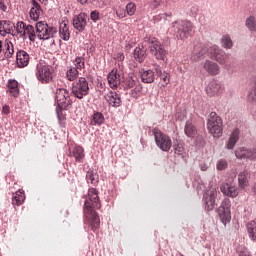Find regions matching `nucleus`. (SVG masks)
<instances>
[{
	"instance_id": "1",
	"label": "nucleus",
	"mask_w": 256,
	"mask_h": 256,
	"mask_svg": "<svg viewBox=\"0 0 256 256\" xmlns=\"http://www.w3.org/2000/svg\"><path fill=\"white\" fill-rule=\"evenodd\" d=\"M100 208L99 192L95 188H90L88 190V198L84 202V223L89 225L94 232L98 230L101 225L99 214L95 212V209Z\"/></svg>"
},
{
	"instance_id": "2",
	"label": "nucleus",
	"mask_w": 256,
	"mask_h": 256,
	"mask_svg": "<svg viewBox=\"0 0 256 256\" xmlns=\"http://www.w3.org/2000/svg\"><path fill=\"white\" fill-rule=\"evenodd\" d=\"M207 129L209 134L212 135L215 139L223 137V120L215 112L209 114L207 120Z\"/></svg>"
},
{
	"instance_id": "3",
	"label": "nucleus",
	"mask_w": 256,
	"mask_h": 256,
	"mask_svg": "<svg viewBox=\"0 0 256 256\" xmlns=\"http://www.w3.org/2000/svg\"><path fill=\"white\" fill-rule=\"evenodd\" d=\"M172 29L178 39H188L193 33V24L187 20H177L172 23Z\"/></svg>"
},
{
	"instance_id": "4",
	"label": "nucleus",
	"mask_w": 256,
	"mask_h": 256,
	"mask_svg": "<svg viewBox=\"0 0 256 256\" xmlns=\"http://www.w3.org/2000/svg\"><path fill=\"white\" fill-rule=\"evenodd\" d=\"M35 27L36 36L40 39V41H49V39L57 37V27L49 26L47 23L43 21L37 22Z\"/></svg>"
},
{
	"instance_id": "5",
	"label": "nucleus",
	"mask_w": 256,
	"mask_h": 256,
	"mask_svg": "<svg viewBox=\"0 0 256 256\" xmlns=\"http://www.w3.org/2000/svg\"><path fill=\"white\" fill-rule=\"evenodd\" d=\"M55 78L53 68L46 64H38L36 67V79L43 85L51 83Z\"/></svg>"
},
{
	"instance_id": "6",
	"label": "nucleus",
	"mask_w": 256,
	"mask_h": 256,
	"mask_svg": "<svg viewBox=\"0 0 256 256\" xmlns=\"http://www.w3.org/2000/svg\"><path fill=\"white\" fill-rule=\"evenodd\" d=\"M153 135L157 147H159L161 151L169 153L171 147L173 146V141L171 140V137L167 136L165 133L161 132V130L157 128L153 130Z\"/></svg>"
},
{
	"instance_id": "7",
	"label": "nucleus",
	"mask_w": 256,
	"mask_h": 256,
	"mask_svg": "<svg viewBox=\"0 0 256 256\" xmlns=\"http://www.w3.org/2000/svg\"><path fill=\"white\" fill-rule=\"evenodd\" d=\"M16 31L22 39H29L32 42H35L37 39V32H35V27L31 24H25V22L19 21L16 24Z\"/></svg>"
},
{
	"instance_id": "8",
	"label": "nucleus",
	"mask_w": 256,
	"mask_h": 256,
	"mask_svg": "<svg viewBox=\"0 0 256 256\" xmlns=\"http://www.w3.org/2000/svg\"><path fill=\"white\" fill-rule=\"evenodd\" d=\"M150 53L157 59V61H167L168 52L165 50L161 42L157 39H148Z\"/></svg>"
},
{
	"instance_id": "9",
	"label": "nucleus",
	"mask_w": 256,
	"mask_h": 256,
	"mask_svg": "<svg viewBox=\"0 0 256 256\" xmlns=\"http://www.w3.org/2000/svg\"><path fill=\"white\" fill-rule=\"evenodd\" d=\"M217 195H219V190H217L215 186H211L205 190L202 202L206 211H213L215 209V199H217Z\"/></svg>"
},
{
	"instance_id": "10",
	"label": "nucleus",
	"mask_w": 256,
	"mask_h": 256,
	"mask_svg": "<svg viewBox=\"0 0 256 256\" xmlns=\"http://www.w3.org/2000/svg\"><path fill=\"white\" fill-rule=\"evenodd\" d=\"M72 95L76 99H83L86 95H89V82L85 77H80L79 80L72 85Z\"/></svg>"
},
{
	"instance_id": "11",
	"label": "nucleus",
	"mask_w": 256,
	"mask_h": 256,
	"mask_svg": "<svg viewBox=\"0 0 256 256\" xmlns=\"http://www.w3.org/2000/svg\"><path fill=\"white\" fill-rule=\"evenodd\" d=\"M55 101L59 109H67L73 103L69 96V91L65 88H58L56 90Z\"/></svg>"
},
{
	"instance_id": "12",
	"label": "nucleus",
	"mask_w": 256,
	"mask_h": 256,
	"mask_svg": "<svg viewBox=\"0 0 256 256\" xmlns=\"http://www.w3.org/2000/svg\"><path fill=\"white\" fill-rule=\"evenodd\" d=\"M217 211L222 223H229L231 221V200L224 198Z\"/></svg>"
},
{
	"instance_id": "13",
	"label": "nucleus",
	"mask_w": 256,
	"mask_h": 256,
	"mask_svg": "<svg viewBox=\"0 0 256 256\" xmlns=\"http://www.w3.org/2000/svg\"><path fill=\"white\" fill-rule=\"evenodd\" d=\"M205 55H209V45L198 43L194 46L190 59L197 63V61L205 59Z\"/></svg>"
},
{
	"instance_id": "14",
	"label": "nucleus",
	"mask_w": 256,
	"mask_h": 256,
	"mask_svg": "<svg viewBox=\"0 0 256 256\" xmlns=\"http://www.w3.org/2000/svg\"><path fill=\"white\" fill-rule=\"evenodd\" d=\"M201 65L204 71H206V73H208L209 75H219L221 71L219 64L209 59H206L204 62L201 63Z\"/></svg>"
},
{
	"instance_id": "15",
	"label": "nucleus",
	"mask_w": 256,
	"mask_h": 256,
	"mask_svg": "<svg viewBox=\"0 0 256 256\" xmlns=\"http://www.w3.org/2000/svg\"><path fill=\"white\" fill-rule=\"evenodd\" d=\"M73 27L80 33L87 27V14L80 13L73 18Z\"/></svg>"
},
{
	"instance_id": "16",
	"label": "nucleus",
	"mask_w": 256,
	"mask_h": 256,
	"mask_svg": "<svg viewBox=\"0 0 256 256\" xmlns=\"http://www.w3.org/2000/svg\"><path fill=\"white\" fill-rule=\"evenodd\" d=\"M241 134V131L239 130V128H236L232 131V133L230 134L228 140L226 141L225 144V148L228 151H231L233 149H235V146L237 145L238 141H239V135Z\"/></svg>"
},
{
	"instance_id": "17",
	"label": "nucleus",
	"mask_w": 256,
	"mask_h": 256,
	"mask_svg": "<svg viewBox=\"0 0 256 256\" xmlns=\"http://www.w3.org/2000/svg\"><path fill=\"white\" fill-rule=\"evenodd\" d=\"M221 192L226 195L227 197L235 198L237 195H239V190L237 189V186H235L233 183H224L221 187Z\"/></svg>"
},
{
	"instance_id": "18",
	"label": "nucleus",
	"mask_w": 256,
	"mask_h": 256,
	"mask_svg": "<svg viewBox=\"0 0 256 256\" xmlns=\"http://www.w3.org/2000/svg\"><path fill=\"white\" fill-rule=\"evenodd\" d=\"M107 79L111 89H117L121 85V75L115 69L109 72Z\"/></svg>"
},
{
	"instance_id": "19",
	"label": "nucleus",
	"mask_w": 256,
	"mask_h": 256,
	"mask_svg": "<svg viewBox=\"0 0 256 256\" xmlns=\"http://www.w3.org/2000/svg\"><path fill=\"white\" fill-rule=\"evenodd\" d=\"M30 59L31 57L29 56V53H27L25 50H19L16 53V64L18 67H20V69L27 67V65H29Z\"/></svg>"
},
{
	"instance_id": "20",
	"label": "nucleus",
	"mask_w": 256,
	"mask_h": 256,
	"mask_svg": "<svg viewBox=\"0 0 256 256\" xmlns=\"http://www.w3.org/2000/svg\"><path fill=\"white\" fill-rule=\"evenodd\" d=\"M105 100L111 107H121V95H119L117 92H108L105 95Z\"/></svg>"
},
{
	"instance_id": "21",
	"label": "nucleus",
	"mask_w": 256,
	"mask_h": 256,
	"mask_svg": "<svg viewBox=\"0 0 256 256\" xmlns=\"http://www.w3.org/2000/svg\"><path fill=\"white\" fill-rule=\"evenodd\" d=\"M214 60L222 65L226 71L231 69V64L229 63V54L225 53V51L220 50V52L214 57Z\"/></svg>"
},
{
	"instance_id": "22",
	"label": "nucleus",
	"mask_w": 256,
	"mask_h": 256,
	"mask_svg": "<svg viewBox=\"0 0 256 256\" xmlns=\"http://www.w3.org/2000/svg\"><path fill=\"white\" fill-rule=\"evenodd\" d=\"M221 91V83L217 82L216 80L210 81L206 87V93L209 95V97H215V95H219Z\"/></svg>"
},
{
	"instance_id": "23",
	"label": "nucleus",
	"mask_w": 256,
	"mask_h": 256,
	"mask_svg": "<svg viewBox=\"0 0 256 256\" xmlns=\"http://www.w3.org/2000/svg\"><path fill=\"white\" fill-rule=\"evenodd\" d=\"M43 15V9H41V5L35 1L32 0V7L30 9V18L33 21H39V17Z\"/></svg>"
},
{
	"instance_id": "24",
	"label": "nucleus",
	"mask_w": 256,
	"mask_h": 256,
	"mask_svg": "<svg viewBox=\"0 0 256 256\" xmlns=\"http://www.w3.org/2000/svg\"><path fill=\"white\" fill-rule=\"evenodd\" d=\"M2 51L4 53V57L6 59H11L13 57V53H15V48L13 47V42L6 40L4 44H2Z\"/></svg>"
},
{
	"instance_id": "25",
	"label": "nucleus",
	"mask_w": 256,
	"mask_h": 256,
	"mask_svg": "<svg viewBox=\"0 0 256 256\" xmlns=\"http://www.w3.org/2000/svg\"><path fill=\"white\" fill-rule=\"evenodd\" d=\"M8 90L11 97H19V82L17 80H9L7 84Z\"/></svg>"
},
{
	"instance_id": "26",
	"label": "nucleus",
	"mask_w": 256,
	"mask_h": 256,
	"mask_svg": "<svg viewBox=\"0 0 256 256\" xmlns=\"http://www.w3.org/2000/svg\"><path fill=\"white\" fill-rule=\"evenodd\" d=\"M59 35L63 41H69L71 33H69V27L67 26L66 21L60 23Z\"/></svg>"
},
{
	"instance_id": "27",
	"label": "nucleus",
	"mask_w": 256,
	"mask_h": 256,
	"mask_svg": "<svg viewBox=\"0 0 256 256\" xmlns=\"http://www.w3.org/2000/svg\"><path fill=\"white\" fill-rule=\"evenodd\" d=\"M141 81L142 83H153L155 81V72L153 70H142Z\"/></svg>"
},
{
	"instance_id": "28",
	"label": "nucleus",
	"mask_w": 256,
	"mask_h": 256,
	"mask_svg": "<svg viewBox=\"0 0 256 256\" xmlns=\"http://www.w3.org/2000/svg\"><path fill=\"white\" fill-rule=\"evenodd\" d=\"M133 55L134 59L138 61V63H143L145 61V57H147V50L145 48L136 47Z\"/></svg>"
},
{
	"instance_id": "29",
	"label": "nucleus",
	"mask_w": 256,
	"mask_h": 256,
	"mask_svg": "<svg viewBox=\"0 0 256 256\" xmlns=\"http://www.w3.org/2000/svg\"><path fill=\"white\" fill-rule=\"evenodd\" d=\"M238 183H239V187H241V189H245V187H247L249 185V172H247V170H244L239 173Z\"/></svg>"
},
{
	"instance_id": "30",
	"label": "nucleus",
	"mask_w": 256,
	"mask_h": 256,
	"mask_svg": "<svg viewBox=\"0 0 256 256\" xmlns=\"http://www.w3.org/2000/svg\"><path fill=\"white\" fill-rule=\"evenodd\" d=\"M105 123V116L101 112L94 111L92 115L91 125L101 126Z\"/></svg>"
},
{
	"instance_id": "31",
	"label": "nucleus",
	"mask_w": 256,
	"mask_h": 256,
	"mask_svg": "<svg viewBox=\"0 0 256 256\" xmlns=\"http://www.w3.org/2000/svg\"><path fill=\"white\" fill-rule=\"evenodd\" d=\"M184 133L187 137H195V135H197V128H195V125H193V122L191 121L186 122Z\"/></svg>"
},
{
	"instance_id": "32",
	"label": "nucleus",
	"mask_w": 256,
	"mask_h": 256,
	"mask_svg": "<svg viewBox=\"0 0 256 256\" xmlns=\"http://www.w3.org/2000/svg\"><path fill=\"white\" fill-rule=\"evenodd\" d=\"M71 156L75 158L76 161H81L85 157L83 147L75 146L71 151Z\"/></svg>"
},
{
	"instance_id": "33",
	"label": "nucleus",
	"mask_w": 256,
	"mask_h": 256,
	"mask_svg": "<svg viewBox=\"0 0 256 256\" xmlns=\"http://www.w3.org/2000/svg\"><path fill=\"white\" fill-rule=\"evenodd\" d=\"M139 85V80L135 76H129L124 80V88L125 89H133Z\"/></svg>"
},
{
	"instance_id": "34",
	"label": "nucleus",
	"mask_w": 256,
	"mask_h": 256,
	"mask_svg": "<svg viewBox=\"0 0 256 256\" xmlns=\"http://www.w3.org/2000/svg\"><path fill=\"white\" fill-rule=\"evenodd\" d=\"M156 75L160 77L161 81L164 82L163 87H165V85H169V82L171 81V79L169 78V73L161 71V68L157 66Z\"/></svg>"
},
{
	"instance_id": "35",
	"label": "nucleus",
	"mask_w": 256,
	"mask_h": 256,
	"mask_svg": "<svg viewBox=\"0 0 256 256\" xmlns=\"http://www.w3.org/2000/svg\"><path fill=\"white\" fill-rule=\"evenodd\" d=\"M247 101L248 103H256V86L253 83V78H252L251 87L249 88L247 93Z\"/></svg>"
},
{
	"instance_id": "36",
	"label": "nucleus",
	"mask_w": 256,
	"mask_h": 256,
	"mask_svg": "<svg viewBox=\"0 0 256 256\" xmlns=\"http://www.w3.org/2000/svg\"><path fill=\"white\" fill-rule=\"evenodd\" d=\"M25 201V194L21 192V190L17 191L15 195L12 197V204L13 205H23Z\"/></svg>"
},
{
	"instance_id": "37",
	"label": "nucleus",
	"mask_w": 256,
	"mask_h": 256,
	"mask_svg": "<svg viewBox=\"0 0 256 256\" xmlns=\"http://www.w3.org/2000/svg\"><path fill=\"white\" fill-rule=\"evenodd\" d=\"M74 69H77V71H83L85 69V57L83 56H77L73 60Z\"/></svg>"
},
{
	"instance_id": "38",
	"label": "nucleus",
	"mask_w": 256,
	"mask_h": 256,
	"mask_svg": "<svg viewBox=\"0 0 256 256\" xmlns=\"http://www.w3.org/2000/svg\"><path fill=\"white\" fill-rule=\"evenodd\" d=\"M247 232L249 234L250 239L252 241H256V222L255 221H250L247 225Z\"/></svg>"
},
{
	"instance_id": "39",
	"label": "nucleus",
	"mask_w": 256,
	"mask_h": 256,
	"mask_svg": "<svg viewBox=\"0 0 256 256\" xmlns=\"http://www.w3.org/2000/svg\"><path fill=\"white\" fill-rule=\"evenodd\" d=\"M250 151H251V148L242 147L235 151V155L237 159H249Z\"/></svg>"
},
{
	"instance_id": "40",
	"label": "nucleus",
	"mask_w": 256,
	"mask_h": 256,
	"mask_svg": "<svg viewBox=\"0 0 256 256\" xmlns=\"http://www.w3.org/2000/svg\"><path fill=\"white\" fill-rule=\"evenodd\" d=\"M222 51L217 45L208 44V57L215 59V57Z\"/></svg>"
},
{
	"instance_id": "41",
	"label": "nucleus",
	"mask_w": 256,
	"mask_h": 256,
	"mask_svg": "<svg viewBox=\"0 0 256 256\" xmlns=\"http://www.w3.org/2000/svg\"><path fill=\"white\" fill-rule=\"evenodd\" d=\"M87 183L91 185H97L99 183V175L93 171H88L86 174Z\"/></svg>"
},
{
	"instance_id": "42",
	"label": "nucleus",
	"mask_w": 256,
	"mask_h": 256,
	"mask_svg": "<svg viewBox=\"0 0 256 256\" xmlns=\"http://www.w3.org/2000/svg\"><path fill=\"white\" fill-rule=\"evenodd\" d=\"M13 27H15V25L9 20L0 21V33H7V31H9V29H13Z\"/></svg>"
},
{
	"instance_id": "43",
	"label": "nucleus",
	"mask_w": 256,
	"mask_h": 256,
	"mask_svg": "<svg viewBox=\"0 0 256 256\" xmlns=\"http://www.w3.org/2000/svg\"><path fill=\"white\" fill-rule=\"evenodd\" d=\"M245 25L248 30H250L252 33H255L256 31V18L255 16H249L246 18Z\"/></svg>"
},
{
	"instance_id": "44",
	"label": "nucleus",
	"mask_w": 256,
	"mask_h": 256,
	"mask_svg": "<svg viewBox=\"0 0 256 256\" xmlns=\"http://www.w3.org/2000/svg\"><path fill=\"white\" fill-rule=\"evenodd\" d=\"M77 77H79V70H77V68L70 67L66 72V79H68V81H75Z\"/></svg>"
},
{
	"instance_id": "45",
	"label": "nucleus",
	"mask_w": 256,
	"mask_h": 256,
	"mask_svg": "<svg viewBox=\"0 0 256 256\" xmlns=\"http://www.w3.org/2000/svg\"><path fill=\"white\" fill-rule=\"evenodd\" d=\"M221 43L224 49H231L233 47V40L229 35L222 36Z\"/></svg>"
},
{
	"instance_id": "46",
	"label": "nucleus",
	"mask_w": 256,
	"mask_h": 256,
	"mask_svg": "<svg viewBox=\"0 0 256 256\" xmlns=\"http://www.w3.org/2000/svg\"><path fill=\"white\" fill-rule=\"evenodd\" d=\"M142 92L143 86H141V84H138L137 86H134V89L131 90L130 96H132L133 99H139V97H141Z\"/></svg>"
},
{
	"instance_id": "47",
	"label": "nucleus",
	"mask_w": 256,
	"mask_h": 256,
	"mask_svg": "<svg viewBox=\"0 0 256 256\" xmlns=\"http://www.w3.org/2000/svg\"><path fill=\"white\" fill-rule=\"evenodd\" d=\"M227 167H229V163L227 162V160L220 159L217 161L216 169L218 171H225V169H227Z\"/></svg>"
},
{
	"instance_id": "48",
	"label": "nucleus",
	"mask_w": 256,
	"mask_h": 256,
	"mask_svg": "<svg viewBox=\"0 0 256 256\" xmlns=\"http://www.w3.org/2000/svg\"><path fill=\"white\" fill-rule=\"evenodd\" d=\"M174 153L175 155H178V157H181L183 159L185 148H183L182 144H174Z\"/></svg>"
},
{
	"instance_id": "49",
	"label": "nucleus",
	"mask_w": 256,
	"mask_h": 256,
	"mask_svg": "<svg viewBox=\"0 0 256 256\" xmlns=\"http://www.w3.org/2000/svg\"><path fill=\"white\" fill-rule=\"evenodd\" d=\"M171 17V14L163 13V14H158L154 17V22L155 23H165L167 21V18Z\"/></svg>"
},
{
	"instance_id": "50",
	"label": "nucleus",
	"mask_w": 256,
	"mask_h": 256,
	"mask_svg": "<svg viewBox=\"0 0 256 256\" xmlns=\"http://www.w3.org/2000/svg\"><path fill=\"white\" fill-rule=\"evenodd\" d=\"M137 10L135 3L130 2L126 5V11L128 13V15H135V11Z\"/></svg>"
},
{
	"instance_id": "51",
	"label": "nucleus",
	"mask_w": 256,
	"mask_h": 256,
	"mask_svg": "<svg viewBox=\"0 0 256 256\" xmlns=\"http://www.w3.org/2000/svg\"><path fill=\"white\" fill-rule=\"evenodd\" d=\"M116 15L117 17H119V19H124V17H127V11L125 10V8L118 7L116 9Z\"/></svg>"
},
{
	"instance_id": "52",
	"label": "nucleus",
	"mask_w": 256,
	"mask_h": 256,
	"mask_svg": "<svg viewBox=\"0 0 256 256\" xmlns=\"http://www.w3.org/2000/svg\"><path fill=\"white\" fill-rule=\"evenodd\" d=\"M249 161H256V148H251L249 155H248Z\"/></svg>"
},
{
	"instance_id": "53",
	"label": "nucleus",
	"mask_w": 256,
	"mask_h": 256,
	"mask_svg": "<svg viewBox=\"0 0 256 256\" xmlns=\"http://www.w3.org/2000/svg\"><path fill=\"white\" fill-rule=\"evenodd\" d=\"M90 19L94 22L99 21V11L94 10L90 13Z\"/></svg>"
},
{
	"instance_id": "54",
	"label": "nucleus",
	"mask_w": 256,
	"mask_h": 256,
	"mask_svg": "<svg viewBox=\"0 0 256 256\" xmlns=\"http://www.w3.org/2000/svg\"><path fill=\"white\" fill-rule=\"evenodd\" d=\"M239 256H251L249 253V250L247 248L242 247L240 250H238Z\"/></svg>"
},
{
	"instance_id": "55",
	"label": "nucleus",
	"mask_w": 256,
	"mask_h": 256,
	"mask_svg": "<svg viewBox=\"0 0 256 256\" xmlns=\"http://www.w3.org/2000/svg\"><path fill=\"white\" fill-rule=\"evenodd\" d=\"M159 5H161V0H151L150 2V7H152V9H157Z\"/></svg>"
},
{
	"instance_id": "56",
	"label": "nucleus",
	"mask_w": 256,
	"mask_h": 256,
	"mask_svg": "<svg viewBox=\"0 0 256 256\" xmlns=\"http://www.w3.org/2000/svg\"><path fill=\"white\" fill-rule=\"evenodd\" d=\"M10 107H9V105H4L3 107H2V113H4V115H9V113H10Z\"/></svg>"
},
{
	"instance_id": "57",
	"label": "nucleus",
	"mask_w": 256,
	"mask_h": 256,
	"mask_svg": "<svg viewBox=\"0 0 256 256\" xmlns=\"http://www.w3.org/2000/svg\"><path fill=\"white\" fill-rule=\"evenodd\" d=\"M116 60H117V61H124V60H125V54L119 52V53L116 55Z\"/></svg>"
},
{
	"instance_id": "58",
	"label": "nucleus",
	"mask_w": 256,
	"mask_h": 256,
	"mask_svg": "<svg viewBox=\"0 0 256 256\" xmlns=\"http://www.w3.org/2000/svg\"><path fill=\"white\" fill-rule=\"evenodd\" d=\"M201 171H207V169H209V165L205 164V163H201L199 165Z\"/></svg>"
},
{
	"instance_id": "59",
	"label": "nucleus",
	"mask_w": 256,
	"mask_h": 256,
	"mask_svg": "<svg viewBox=\"0 0 256 256\" xmlns=\"http://www.w3.org/2000/svg\"><path fill=\"white\" fill-rule=\"evenodd\" d=\"M0 9L1 11L6 12L7 11V5L3 1L0 0Z\"/></svg>"
},
{
	"instance_id": "60",
	"label": "nucleus",
	"mask_w": 256,
	"mask_h": 256,
	"mask_svg": "<svg viewBox=\"0 0 256 256\" xmlns=\"http://www.w3.org/2000/svg\"><path fill=\"white\" fill-rule=\"evenodd\" d=\"M57 117H58V121H59L60 125H62L61 121H63V119H64L63 116L59 115V112H57Z\"/></svg>"
},
{
	"instance_id": "61",
	"label": "nucleus",
	"mask_w": 256,
	"mask_h": 256,
	"mask_svg": "<svg viewBox=\"0 0 256 256\" xmlns=\"http://www.w3.org/2000/svg\"><path fill=\"white\" fill-rule=\"evenodd\" d=\"M80 5H86L89 0H77Z\"/></svg>"
},
{
	"instance_id": "62",
	"label": "nucleus",
	"mask_w": 256,
	"mask_h": 256,
	"mask_svg": "<svg viewBox=\"0 0 256 256\" xmlns=\"http://www.w3.org/2000/svg\"><path fill=\"white\" fill-rule=\"evenodd\" d=\"M3 51V42L0 41V53Z\"/></svg>"
},
{
	"instance_id": "63",
	"label": "nucleus",
	"mask_w": 256,
	"mask_h": 256,
	"mask_svg": "<svg viewBox=\"0 0 256 256\" xmlns=\"http://www.w3.org/2000/svg\"><path fill=\"white\" fill-rule=\"evenodd\" d=\"M253 83H254V86L256 87V77H253Z\"/></svg>"
},
{
	"instance_id": "64",
	"label": "nucleus",
	"mask_w": 256,
	"mask_h": 256,
	"mask_svg": "<svg viewBox=\"0 0 256 256\" xmlns=\"http://www.w3.org/2000/svg\"><path fill=\"white\" fill-rule=\"evenodd\" d=\"M40 3H47V0H39Z\"/></svg>"
}]
</instances>
